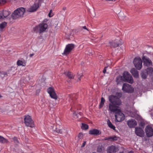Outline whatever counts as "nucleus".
<instances>
[{
    "label": "nucleus",
    "mask_w": 153,
    "mask_h": 153,
    "mask_svg": "<svg viewBox=\"0 0 153 153\" xmlns=\"http://www.w3.org/2000/svg\"><path fill=\"white\" fill-rule=\"evenodd\" d=\"M92 153H96V152H93Z\"/></svg>",
    "instance_id": "6e6d98bb"
},
{
    "label": "nucleus",
    "mask_w": 153,
    "mask_h": 153,
    "mask_svg": "<svg viewBox=\"0 0 153 153\" xmlns=\"http://www.w3.org/2000/svg\"><path fill=\"white\" fill-rule=\"evenodd\" d=\"M25 10L23 7L18 8L15 10L12 14V17L13 19H16L22 16L25 12Z\"/></svg>",
    "instance_id": "7ed1b4c3"
},
{
    "label": "nucleus",
    "mask_w": 153,
    "mask_h": 153,
    "mask_svg": "<svg viewBox=\"0 0 153 153\" xmlns=\"http://www.w3.org/2000/svg\"><path fill=\"white\" fill-rule=\"evenodd\" d=\"M74 48V44H68L66 46L62 54L64 55L68 54Z\"/></svg>",
    "instance_id": "9b49d317"
},
{
    "label": "nucleus",
    "mask_w": 153,
    "mask_h": 153,
    "mask_svg": "<svg viewBox=\"0 0 153 153\" xmlns=\"http://www.w3.org/2000/svg\"><path fill=\"white\" fill-rule=\"evenodd\" d=\"M83 137V134L81 133H80L78 135V137L79 139H81Z\"/></svg>",
    "instance_id": "a19ab883"
},
{
    "label": "nucleus",
    "mask_w": 153,
    "mask_h": 153,
    "mask_svg": "<svg viewBox=\"0 0 153 153\" xmlns=\"http://www.w3.org/2000/svg\"><path fill=\"white\" fill-rule=\"evenodd\" d=\"M137 111H135L134 112V113L132 114V112H131L130 113V116L131 117H134L136 116V114Z\"/></svg>",
    "instance_id": "4c0bfd02"
},
{
    "label": "nucleus",
    "mask_w": 153,
    "mask_h": 153,
    "mask_svg": "<svg viewBox=\"0 0 153 153\" xmlns=\"http://www.w3.org/2000/svg\"><path fill=\"white\" fill-rule=\"evenodd\" d=\"M107 125L108 127L110 128L115 130V127L112 124L110 120L108 119L107 120Z\"/></svg>",
    "instance_id": "5701e85b"
},
{
    "label": "nucleus",
    "mask_w": 153,
    "mask_h": 153,
    "mask_svg": "<svg viewBox=\"0 0 153 153\" xmlns=\"http://www.w3.org/2000/svg\"><path fill=\"white\" fill-rule=\"evenodd\" d=\"M82 129L83 130H86L88 128V126L86 124L82 123Z\"/></svg>",
    "instance_id": "2f4dec72"
},
{
    "label": "nucleus",
    "mask_w": 153,
    "mask_h": 153,
    "mask_svg": "<svg viewBox=\"0 0 153 153\" xmlns=\"http://www.w3.org/2000/svg\"><path fill=\"white\" fill-rule=\"evenodd\" d=\"M145 131L147 137H151L153 135V129L150 126H147L145 128Z\"/></svg>",
    "instance_id": "ddd939ff"
},
{
    "label": "nucleus",
    "mask_w": 153,
    "mask_h": 153,
    "mask_svg": "<svg viewBox=\"0 0 153 153\" xmlns=\"http://www.w3.org/2000/svg\"><path fill=\"white\" fill-rule=\"evenodd\" d=\"M104 148L102 145L98 146L97 148V151L99 152H102L104 150Z\"/></svg>",
    "instance_id": "cd10ccee"
},
{
    "label": "nucleus",
    "mask_w": 153,
    "mask_h": 153,
    "mask_svg": "<svg viewBox=\"0 0 153 153\" xmlns=\"http://www.w3.org/2000/svg\"><path fill=\"white\" fill-rule=\"evenodd\" d=\"M82 74H78V79L77 80V81H79L80 80V78L82 76Z\"/></svg>",
    "instance_id": "e433bc0d"
},
{
    "label": "nucleus",
    "mask_w": 153,
    "mask_h": 153,
    "mask_svg": "<svg viewBox=\"0 0 153 153\" xmlns=\"http://www.w3.org/2000/svg\"><path fill=\"white\" fill-rule=\"evenodd\" d=\"M116 0H114V1H115Z\"/></svg>",
    "instance_id": "4d7b16f0"
},
{
    "label": "nucleus",
    "mask_w": 153,
    "mask_h": 153,
    "mask_svg": "<svg viewBox=\"0 0 153 153\" xmlns=\"http://www.w3.org/2000/svg\"><path fill=\"white\" fill-rule=\"evenodd\" d=\"M24 120L25 123L27 126L31 127H34V122L30 116L29 115L25 116Z\"/></svg>",
    "instance_id": "0eeeda50"
},
{
    "label": "nucleus",
    "mask_w": 153,
    "mask_h": 153,
    "mask_svg": "<svg viewBox=\"0 0 153 153\" xmlns=\"http://www.w3.org/2000/svg\"><path fill=\"white\" fill-rule=\"evenodd\" d=\"M6 2L5 0H0V4H4Z\"/></svg>",
    "instance_id": "79ce46f5"
},
{
    "label": "nucleus",
    "mask_w": 153,
    "mask_h": 153,
    "mask_svg": "<svg viewBox=\"0 0 153 153\" xmlns=\"http://www.w3.org/2000/svg\"><path fill=\"white\" fill-rule=\"evenodd\" d=\"M104 140H108L110 141V137L108 138H106L104 139Z\"/></svg>",
    "instance_id": "37998d69"
},
{
    "label": "nucleus",
    "mask_w": 153,
    "mask_h": 153,
    "mask_svg": "<svg viewBox=\"0 0 153 153\" xmlns=\"http://www.w3.org/2000/svg\"><path fill=\"white\" fill-rule=\"evenodd\" d=\"M82 28L86 30L87 31H88V30L87 28L85 26H84L82 27Z\"/></svg>",
    "instance_id": "a18cd8bd"
},
{
    "label": "nucleus",
    "mask_w": 153,
    "mask_h": 153,
    "mask_svg": "<svg viewBox=\"0 0 153 153\" xmlns=\"http://www.w3.org/2000/svg\"><path fill=\"white\" fill-rule=\"evenodd\" d=\"M39 91H39H39H39Z\"/></svg>",
    "instance_id": "5fc2aeb1"
},
{
    "label": "nucleus",
    "mask_w": 153,
    "mask_h": 153,
    "mask_svg": "<svg viewBox=\"0 0 153 153\" xmlns=\"http://www.w3.org/2000/svg\"><path fill=\"white\" fill-rule=\"evenodd\" d=\"M109 101L110 102L109 105V110L111 112H117L120 110L118 108V106L121 105V100L117 96L111 95L108 97Z\"/></svg>",
    "instance_id": "f257e3e1"
},
{
    "label": "nucleus",
    "mask_w": 153,
    "mask_h": 153,
    "mask_svg": "<svg viewBox=\"0 0 153 153\" xmlns=\"http://www.w3.org/2000/svg\"><path fill=\"white\" fill-rule=\"evenodd\" d=\"M1 14L2 19L7 17L10 14V13L7 10H3V11L1 10Z\"/></svg>",
    "instance_id": "6ab92c4d"
},
{
    "label": "nucleus",
    "mask_w": 153,
    "mask_h": 153,
    "mask_svg": "<svg viewBox=\"0 0 153 153\" xmlns=\"http://www.w3.org/2000/svg\"><path fill=\"white\" fill-rule=\"evenodd\" d=\"M141 76L142 78L143 79H145L147 77L146 75L143 73H142L141 74Z\"/></svg>",
    "instance_id": "58836bf2"
},
{
    "label": "nucleus",
    "mask_w": 153,
    "mask_h": 153,
    "mask_svg": "<svg viewBox=\"0 0 153 153\" xmlns=\"http://www.w3.org/2000/svg\"><path fill=\"white\" fill-rule=\"evenodd\" d=\"M108 68V67H106L104 68L103 71V72L105 74L106 73H109V72L108 71L107 72V68Z\"/></svg>",
    "instance_id": "c9c22d12"
},
{
    "label": "nucleus",
    "mask_w": 153,
    "mask_h": 153,
    "mask_svg": "<svg viewBox=\"0 0 153 153\" xmlns=\"http://www.w3.org/2000/svg\"><path fill=\"white\" fill-rule=\"evenodd\" d=\"M17 64L18 66L22 65L23 66H25L26 65L24 60L23 61L20 60L17 61Z\"/></svg>",
    "instance_id": "b1692460"
},
{
    "label": "nucleus",
    "mask_w": 153,
    "mask_h": 153,
    "mask_svg": "<svg viewBox=\"0 0 153 153\" xmlns=\"http://www.w3.org/2000/svg\"><path fill=\"white\" fill-rule=\"evenodd\" d=\"M117 95H119L121 96L122 95V94L121 93H118L117 94Z\"/></svg>",
    "instance_id": "de8ad7c7"
},
{
    "label": "nucleus",
    "mask_w": 153,
    "mask_h": 153,
    "mask_svg": "<svg viewBox=\"0 0 153 153\" xmlns=\"http://www.w3.org/2000/svg\"><path fill=\"white\" fill-rule=\"evenodd\" d=\"M86 142L85 141H84L83 143V144L82 145V147H84L85 145L86 144Z\"/></svg>",
    "instance_id": "c03bdc74"
},
{
    "label": "nucleus",
    "mask_w": 153,
    "mask_h": 153,
    "mask_svg": "<svg viewBox=\"0 0 153 153\" xmlns=\"http://www.w3.org/2000/svg\"><path fill=\"white\" fill-rule=\"evenodd\" d=\"M0 76L1 78L3 79L4 77L7 76V72H0Z\"/></svg>",
    "instance_id": "bb28decb"
},
{
    "label": "nucleus",
    "mask_w": 153,
    "mask_h": 153,
    "mask_svg": "<svg viewBox=\"0 0 153 153\" xmlns=\"http://www.w3.org/2000/svg\"><path fill=\"white\" fill-rule=\"evenodd\" d=\"M66 75L70 79H73L74 77V75L70 72H68Z\"/></svg>",
    "instance_id": "c756f323"
},
{
    "label": "nucleus",
    "mask_w": 153,
    "mask_h": 153,
    "mask_svg": "<svg viewBox=\"0 0 153 153\" xmlns=\"http://www.w3.org/2000/svg\"><path fill=\"white\" fill-rule=\"evenodd\" d=\"M128 153H133V151H130Z\"/></svg>",
    "instance_id": "603ef678"
},
{
    "label": "nucleus",
    "mask_w": 153,
    "mask_h": 153,
    "mask_svg": "<svg viewBox=\"0 0 153 153\" xmlns=\"http://www.w3.org/2000/svg\"><path fill=\"white\" fill-rule=\"evenodd\" d=\"M66 9V8L65 7H63V10H65Z\"/></svg>",
    "instance_id": "09e8293b"
},
{
    "label": "nucleus",
    "mask_w": 153,
    "mask_h": 153,
    "mask_svg": "<svg viewBox=\"0 0 153 153\" xmlns=\"http://www.w3.org/2000/svg\"><path fill=\"white\" fill-rule=\"evenodd\" d=\"M110 141H116L118 140V137L116 136L110 137Z\"/></svg>",
    "instance_id": "473e14b6"
},
{
    "label": "nucleus",
    "mask_w": 153,
    "mask_h": 153,
    "mask_svg": "<svg viewBox=\"0 0 153 153\" xmlns=\"http://www.w3.org/2000/svg\"><path fill=\"white\" fill-rule=\"evenodd\" d=\"M130 72L134 77L136 78H137L138 77L139 74L138 72L134 68H132Z\"/></svg>",
    "instance_id": "a211bd4d"
},
{
    "label": "nucleus",
    "mask_w": 153,
    "mask_h": 153,
    "mask_svg": "<svg viewBox=\"0 0 153 153\" xmlns=\"http://www.w3.org/2000/svg\"><path fill=\"white\" fill-rule=\"evenodd\" d=\"M1 11H0V19H2V14H1Z\"/></svg>",
    "instance_id": "49530a36"
},
{
    "label": "nucleus",
    "mask_w": 153,
    "mask_h": 153,
    "mask_svg": "<svg viewBox=\"0 0 153 153\" xmlns=\"http://www.w3.org/2000/svg\"><path fill=\"white\" fill-rule=\"evenodd\" d=\"M142 59H143L144 65L146 66H149L152 65V62L149 59L145 56H143Z\"/></svg>",
    "instance_id": "4468645a"
},
{
    "label": "nucleus",
    "mask_w": 153,
    "mask_h": 153,
    "mask_svg": "<svg viewBox=\"0 0 153 153\" xmlns=\"http://www.w3.org/2000/svg\"><path fill=\"white\" fill-rule=\"evenodd\" d=\"M127 124L130 128H134L137 124L136 121L134 120H128L127 122Z\"/></svg>",
    "instance_id": "dca6fc26"
},
{
    "label": "nucleus",
    "mask_w": 153,
    "mask_h": 153,
    "mask_svg": "<svg viewBox=\"0 0 153 153\" xmlns=\"http://www.w3.org/2000/svg\"><path fill=\"white\" fill-rule=\"evenodd\" d=\"M53 13L52 12V11L51 10L49 14H48V16L50 17H52V16H53Z\"/></svg>",
    "instance_id": "f704fd0d"
},
{
    "label": "nucleus",
    "mask_w": 153,
    "mask_h": 153,
    "mask_svg": "<svg viewBox=\"0 0 153 153\" xmlns=\"http://www.w3.org/2000/svg\"><path fill=\"white\" fill-rule=\"evenodd\" d=\"M123 76L124 78V81L130 83H132L133 79L129 73L126 71H124L123 74Z\"/></svg>",
    "instance_id": "39448f33"
},
{
    "label": "nucleus",
    "mask_w": 153,
    "mask_h": 153,
    "mask_svg": "<svg viewBox=\"0 0 153 153\" xmlns=\"http://www.w3.org/2000/svg\"><path fill=\"white\" fill-rule=\"evenodd\" d=\"M135 133L140 137H143L144 135V132L142 128L138 127L135 128Z\"/></svg>",
    "instance_id": "2eb2a0df"
},
{
    "label": "nucleus",
    "mask_w": 153,
    "mask_h": 153,
    "mask_svg": "<svg viewBox=\"0 0 153 153\" xmlns=\"http://www.w3.org/2000/svg\"><path fill=\"white\" fill-rule=\"evenodd\" d=\"M151 115H152V119H153V114H152Z\"/></svg>",
    "instance_id": "3c124183"
},
{
    "label": "nucleus",
    "mask_w": 153,
    "mask_h": 153,
    "mask_svg": "<svg viewBox=\"0 0 153 153\" xmlns=\"http://www.w3.org/2000/svg\"><path fill=\"white\" fill-rule=\"evenodd\" d=\"M115 121L117 122L122 121L124 120L125 118L124 114L122 113L121 110L115 113Z\"/></svg>",
    "instance_id": "423d86ee"
},
{
    "label": "nucleus",
    "mask_w": 153,
    "mask_h": 153,
    "mask_svg": "<svg viewBox=\"0 0 153 153\" xmlns=\"http://www.w3.org/2000/svg\"><path fill=\"white\" fill-rule=\"evenodd\" d=\"M41 4L40 0H36L34 4L30 7L28 10L30 12H33L36 11L39 8V4Z\"/></svg>",
    "instance_id": "9d476101"
},
{
    "label": "nucleus",
    "mask_w": 153,
    "mask_h": 153,
    "mask_svg": "<svg viewBox=\"0 0 153 153\" xmlns=\"http://www.w3.org/2000/svg\"><path fill=\"white\" fill-rule=\"evenodd\" d=\"M123 77L121 76H118L116 78V82L117 84H119L122 81Z\"/></svg>",
    "instance_id": "7c9ffc66"
},
{
    "label": "nucleus",
    "mask_w": 153,
    "mask_h": 153,
    "mask_svg": "<svg viewBox=\"0 0 153 153\" xmlns=\"http://www.w3.org/2000/svg\"><path fill=\"white\" fill-rule=\"evenodd\" d=\"M56 132L58 133L61 134L62 133V130L61 129H58L56 128V130H54V132Z\"/></svg>",
    "instance_id": "72a5a7b5"
},
{
    "label": "nucleus",
    "mask_w": 153,
    "mask_h": 153,
    "mask_svg": "<svg viewBox=\"0 0 153 153\" xmlns=\"http://www.w3.org/2000/svg\"><path fill=\"white\" fill-rule=\"evenodd\" d=\"M7 23L4 22L0 24V30H2V29L6 26Z\"/></svg>",
    "instance_id": "c85d7f7f"
},
{
    "label": "nucleus",
    "mask_w": 153,
    "mask_h": 153,
    "mask_svg": "<svg viewBox=\"0 0 153 153\" xmlns=\"http://www.w3.org/2000/svg\"><path fill=\"white\" fill-rule=\"evenodd\" d=\"M82 114V113L81 112L77 113L76 112H74L73 113V117L75 119L81 118Z\"/></svg>",
    "instance_id": "412c9836"
},
{
    "label": "nucleus",
    "mask_w": 153,
    "mask_h": 153,
    "mask_svg": "<svg viewBox=\"0 0 153 153\" xmlns=\"http://www.w3.org/2000/svg\"><path fill=\"white\" fill-rule=\"evenodd\" d=\"M123 91L127 93H132L134 91V88L131 86L127 83H124L122 88Z\"/></svg>",
    "instance_id": "20e7f679"
},
{
    "label": "nucleus",
    "mask_w": 153,
    "mask_h": 153,
    "mask_svg": "<svg viewBox=\"0 0 153 153\" xmlns=\"http://www.w3.org/2000/svg\"><path fill=\"white\" fill-rule=\"evenodd\" d=\"M123 43V42L122 40L120 38H118L115 40L114 42H110V44L111 47H118L119 45H121Z\"/></svg>",
    "instance_id": "f8f14e48"
},
{
    "label": "nucleus",
    "mask_w": 153,
    "mask_h": 153,
    "mask_svg": "<svg viewBox=\"0 0 153 153\" xmlns=\"http://www.w3.org/2000/svg\"><path fill=\"white\" fill-rule=\"evenodd\" d=\"M41 0V3L42 2V0Z\"/></svg>",
    "instance_id": "864d4df0"
},
{
    "label": "nucleus",
    "mask_w": 153,
    "mask_h": 153,
    "mask_svg": "<svg viewBox=\"0 0 153 153\" xmlns=\"http://www.w3.org/2000/svg\"><path fill=\"white\" fill-rule=\"evenodd\" d=\"M146 71L148 74L149 75L153 74V68H149L146 70Z\"/></svg>",
    "instance_id": "a878e982"
},
{
    "label": "nucleus",
    "mask_w": 153,
    "mask_h": 153,
    "mask_svg": "<svg viewBox=\"0 0 153 153\" xmlns=\"http://www.w3.org/2000/svg\"><path fill=\"white\" fill-rule=\"evenodd\" d=\"M117 149L115 146L112 145L108 147L107 149L108 153H113L116 152Z\"/></svg>",
    "instance_id": "f3484780"
},
{
    "label": "nucleus",
    "mask_w": 153,
    "mask_h": 153,
    "mask_svg": "<svg viewBox=\"0 0 153 153\" xmlns=\"http://www.w3.org/2000/svg\"><path fill=\"white\" fill-rule=\"evenodd\" d=\"M99 131L97 129H93L89 131V134H91L97 135L99 134Z\"/></svg>",
    "instance_id": "aec40b11"
},
{
    "label": "nucleus",
    "mask_w": 153,
    "mask_h": 153,
    "mask_svg": "<svg viewBox=\"0 0 153 153\" xmlns=\"http://www.w3.org/2000/svg\"><path fill=\"white\" fill-rule=\"evenodd\" d=\"M13 140L15 143H19L18 140L17 138L16 137H14L13 138Z\"/></svg>",
    "instance_id": "ea45409f"
},
{
    "label": "nucleus",
    "mask_w": 153,
    "mask_h": 153,
    "mask_svg": "<svg viewBox=\"0 0 153 153\" xmlns=\"http://www.w3.org/2000/svg\"><path fill=\"white\" fill-rule=\"evenodd\" d=\"M105 102V100L104 98L102 97L101 99L99 105V108H101L103 107V106L104 103Z\"/></svg>",
    "instance_id": "393cba45"
},
{
    "label": "nucleus",
    "mask_w": 153,
    "mask_h": 153,
    "mask_svg": "<svg viewBox=\"0 0 153 153\" xmlns=\"http://www.w3.org/2000/svg\"><path fill=\"white\" fill-rule=\"evenodd\" d=\"M48 25L47 24L42 23L36 26L33 28V31L36 33L39 32L40 33L45 31L47 29Z\"/></svg>",
    "instance_id": "f03ea898"
},
{
    "label": "nucleus",
    "mask_w": 153,
    "mask_h": 153,
    "mask_svg": "<svg viewBox=\"0 0 153 153\" xmlns=\"http://www.w3.org/2000/svg\"><path fill=\"white\" fill-rule=\"evenodd\" d=\"M0 143L3 144H7L9 143V141L7 139L0 136Z\"/></svg>",
    "instance_id": "4be33fe9"
},
{
    "label": "nucleus",
    "mask_w": 153,
    "mask_h": 153,
    "mask_svg": "<svg viewBox=\"0 0 153 153\" xmlns=\"http://www.w3.org/2000/svg\"><path fill=\"white\" fill-rule=\"evenodd\" d=\"M33 54H30V56L31 57L32 56H33Z\"/></svg>",
    "instance_id": "8fccbe9b"
},
{
    "label": "nucleus",
    "mask_w": 153,
    "mask_h": 153,
    "mask_svg": "<svg viewBox=\"0 0 153 153\" xmlns=\"http://www.w3.org/2000/svg\"><path fill=\"white\" fill-rule=\"evenodd\" d=\"M47 92L49 94L51 98L55 100H57L58 96L53 88L52 87L48 88L47 89Z\"/></svg>",
    "instance_id": "1a4fd4ad"
},
{
    "label": "nucleus",
    "mask_w": 153,
    "mask_h": 153,
    "mask_svg": "<svg viewBox=\"0 0 153 153\" xmlns=\"http://www.w3.org/2000/svg\"><path fill=\"white\" fill-rule=\"evenodd\" d=\"M134 66L138 70H140L142 67V61L140 57L135 58L133 61Z\"/></svg>",
    "instance_id": "6e6552de"
}]
</instances>
